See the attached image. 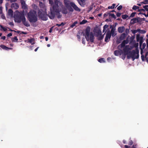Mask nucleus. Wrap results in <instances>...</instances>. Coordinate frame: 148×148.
Returning a JSON list of instances; mask_svg holds the SVG:
<instances>
[{"mask_svg":"<svg viewBox=\"0 0 148 148\" xmlns=\"http://www.w3.org/2000/svg\"><path fill=\"white\" fill-rule=\"evenodd\" d=\"M9 25L12 26H14V24L12 22H10L9 23Z\"/></svg>","mask_w":148,"mask_h":148,"instance_id":"obj_59","label":"nucleus"},{"mask_svg":"<svg viewBox=\"0 0 148 148\" xmlns=\"http://www.w3.org/2000/svg\"><path fill=\"white\" fill-rule=\"evenodd\" d=\"M143 7L144 9H145V11L146 10L147 11H148V8L146 7V6H145L144 5L143 6Z\"/></svg>","mask_w":148,"mask_h":148,"instance_id":"obj_51","label":"nucleus"},{"mask_svg":"<svg viewBox=\"0 0 148 148\" xmlns=\"http://www.w3.org/2000/svg\"><path fill=\"white\" fill-rule=\"evenodd\" d=\"M139 51L137 49L130 51L129 54L127 56V59H129L131 58L133 60L136 59H138L139 57Z\"/></svg>","mask_w":148,"mask_h":148,"instance_id":"obj_3","label":"nucleus"},{"mask_svg":"<svg viewBox=\"0 0 148 148\" xmlns=\"http://www.w3.org/2000/svg\"><path fill=\"white\" fill-rule=\"evenodd\" d=\"M122 8V6L121 5H120L117 8V9L119 10H120Z\"/></svg>","mask_w":148,"mask_h":148,"instance_id":"obj_49","label":"nucleus"},{"mask_svg":"<svg viewBox=\"0 0 148 148\" xmlns=\"http://www.w3.org/2000/svg\"><path fill=\"white\" fill-rule=\"evenodd\" d=\"M110 14V12H106L104 14L103 16L104 17H106L108 16H109Z\"/></svg>","mask_w":148,"mask_h":148,"instance_id":"obj_39","label":"nucleus"},{"mask_svg":"<svg viewBox=\"0 0 148 148\" xmlns=\"http://www.w3.org/2000/svg\"><path fill=\"white\" fill-rule=\"evenodd\" d=\"M141 12L143 11V12H145V9H140Z\"/></svg>","mask_w":148,"mask_h":148,"instance_id":"obj_63","label":"nucleus"},{"mask_svg":"<svg viewBox=\"0 0 148 148\" xmlns=\"http://www.w3.org/2000/svg\"><path fill=\"white\" fill-rule=\"evenodd\" d=\"M90 38L89 40H90V41L91 42H93L94 41V39L95 37L94 35L92 32H91L90 34Z\"/></svg>","mask_w":148,"mask_h":148,"instance_id":"obj_14","label":"nucleus"},{"mask_svg":"<svg viewBox=\"0 0 148 148\" xmlns=\"http://www.w3.org/2000/svg\"><path fill=\"white\" fill-rule=\"evenodd\" d=\"M21 2L22 8L26 9V7L25 6V1L24 0H22L21 1Z\"/></svg>","mask_w":148,"mask_h":148,"instance_id":"obj_20","label":"nucleus"},{"mask_svg":"<svg viewBox=\"0 0 148 148\" xmlns=\"http://www.w3.org/2000/svg\"><path fill=\"white\" fill-rule=\"evenodd\" d=\"M110 28H111V32L110 33H111V35H112V37H114L116 34H115L114 33V31L115 30V29L113 27L112 25H110Z\"/></svg>","mask_w":148,"mask_h":148,"instance_id":"obj_11","label":"nucleus"},{"mask_svg":"<svg viewBox=\"0 0 148 148\" xmlns=\"http://www.w3.org/2000/svg\"><path fill=\"white\" fill-rule=\"evenodd\" d=\"M138 18H133L131 20V23L132 24H134V23L138 21Z\"/></svg>","mask_w":148,"mask_h":148,"instance_id":"obj_19","label":"nucleus"},{"mask_svg":"<svg viewBox=\"0 0 148 148\" xmlns=\"http://www.w3.org/2000/svg\"><path fill=\"white\" fill-rule=\"evenodd\" d=\"M131 49L130 48V46L129 45H126L125 47H123V51L124 53L127 56L129 54L130 50Z\"/></svg>","mask_w":148,"mask_h":148,"instance_id":"obj_8","label":"nucleus"},{"mask_svg":"<svg viewBox=\"0 0 148 148\" xmlns=\"http://www.w3.org/2000/svg\"><path fill=\"white\" fill-rule=\"evenodd\" d=\"M133 144V141L132 140H130V141H129L128 143V145H132Z\"/></svg>","mask_w":148,"mask_h":148,"instance_id":"obj_48","label":"nucleus"},{"mask_svg":"<svg viewBox=\"0 0 148 148\" xmlns=\"http://www.w3.org/2000/svg\"><path fill=\"white\" fill-rule=\"evenodd\" d=\"M104 60V58H101L99 59L98 61L100 63L104 62H105Z\"/></svg>","mask_w":148,"mask_h":148,"instance_id":"obj_31","label":"nucleus"},{"mask_svg":"<svg viewBox=\"0 0 148 148\" xmlns=\"http://www.w3.org/2000/svg\"><path fill=\"white\" fill-rule=\"evenodd\" d=\"M39 6L40 7V8H42L44 9L45 7V4L42 3L40 2H39Z\"/></svg>","mask_w":148,"mask_h":148,"instance_id":"obj_22","label":"nucleus"},{"mask_svg":"<svg viewBox=\"0 0 148 148\" xmlns=\"http://www.w3.org/2000/svg\"><path fill=\"white\" fill-rule=\"evenodd\" d=\"M28 18L31 23H35L37 21L36 12L34 10H31L28 13Z\"/></svg>","mask_w":148,"mask_h":148,"instance_id":"obj_2","label":"nucleus"},{"mask_svg":"<svg viewBox=\"0 0 148 148\" xmlns=\"http://www.w3.org/2000/svg\"><path fill=\"white\" fill-rule=\"evenodd\" d=\"M53 9L56 13L57 17L60 18L62 17V15L60 12H61L62 13L66 14L68 13L67 8L65 7L60 1L54 0V4L53 6Z\"/></svg>","mask_w":148,"mask_h":148,"instance_id":"obj_1","label":"nucleus"},{"mask_svg":"<svg viewBox=\"0 0 148 148\" xmlns=\"http://www.w3.org/2000/svg\"><path fill=\"white\" fill-rule=\"evenodd\" d=\"M125 33L127 34H127H128L129 33V29H125Z\"/></svg>","mask_w":148,"mask_h":148,"instance_id":"obj_45","label":"nucleus"},{"mask_svg":"<svg viewBox=\"0 0 148 148\" xmlns=\"http://www.w3.org/2000/svg\"><path fill=\"white\" fill-rule=\"evenodd\" d=\"M85 39L84 38H83L82 40V43L84 44H85Z\"/></svg>","mask_w":148,"mask_h":148,"instance_id":"obj_50","label":"nucleus"},{"mask_svg":"<svg viewBox=\"0 0 148 148\" xmlns=\"http://www.w3.org/2000/svg\"><path fill=\"white\" fill-rule=\"evenodd\" d=\"M86 0H77V1L79 4L82 6L84 7L85 5Z\"/></svg>","mask_w":148,"mask_h":148,"instance_id":"obj_13","label":"nucleus"},{"mask_svg":"<svg viewBox=\"0 0 148 148\" xmlns=\"http://www.w3.org/2000/svg\"><path fill=\"white\" fill-rule=\"evenodd\" d=\"M108 27V25H105L103 27V28H104V29H106Z\"/></svg>","mask_w":148,"mask_h":148,"instance_id":"obj_52","label":"nucleus"},{"mask_svg":"<svg viewBox=\"0 0 148 148\" xmlns=\"http://www.w3.org/2000/svg\"><path fill=\"white\" fill-rule=\"evenodd\" d=\"M69 11L73 12V9L71 7H70L69 8Z\"/></svg>","mask_w":148,"mask_h":148,"instance_id":"obj_53","label":"nucleus"},{"mask_svg":"<svg viewBox=\"0 0 148 148\" xmlns=\"http://www.w3.org/2000/svg\"><path fill=\"white\" fill-rule=\"evenodd\" d=\"M115 5V4L114 3L112 5V6H108V9H113L114 8Z\"/></svg>","mask_w":148,"mask_h":148,"instance_id":"obj_35","label":"nucleus"},{"mask_svg":"<svg viewBox=\"0 0 148 148\" xmlns=\"http://www.w3.org/2000/svg\"><path fill=\"white\" fill-rule=\"evenodd\" d=\"M136 14V12L132 13L130 16V17H133L134 16L135 14Z\"/></svg>","mask_w":148,"mask_h":148,"instance_id":"obj_41","label":"nucleus"},{"mask_svg":"<svg viewBox=\"0 0 148 148\" xmlns=\"http://www.w3.org/2000/svg\"><path fill=\"white\" fill-rule=\"evenodd\" d=\"M98 36H97L98 37V40H102V39H103V36L102 35H101V32H98Z\"/></svg>","mask_w":148,"mask_h":148,"instance_id":"obj_17","label":"nucleus"},{"mask_svg":"<svg viewBox=\"0 0 148 148\" xmlns=\"http://www.w3.org/2000/svg\"><path fill=\"white\" fill-rule=\"evenodd\" d=\"M122 42L126 45L128 43L129 41L128 40H124Z\"/></svg>","mask_w":148,"mask_h":148,"instance_id":"obj_46","label":"nucleus"},{"mask_svg":"<svg viewBox=\"0 0 148 148\" xmlns=\"http://www.w3.org/2000/svg\"><path fill=\"white\" fill-rule=\"evenodd\" d=\"M11 7L12 8H13L15 9H18L19 8V6L18 4L15 3H12L11 5Z\"/></svg>","mask_w":148,"mask_h":148,"instance_id":"obj_15","label":"nucleus"},{"mask_svg":"<svg viewBox=\"0 0 148 148\" xmlns=\"http://www.w3.org/2000/svg\"><path fill=\"white\" fill-rule=\"evenodd\" d=\"M125 30V27L124 26L120 27L118 28V31L120 33H122Z\"/></svg>","mask_w":148,"mask_h":148,"instance_id":"obj_12","label":"nucleus"},{"mask_svg":"<svg viewBox=\"0 0 148 148\" xmlns=\"http://www.w3.org/2000/svg\"><path fill=\"white\" fill-rule=\"evenodd\" d=\"M28 42L30 43H31L32 45H33L34 43V39L32 38L31 39H28Z\"/></svg>","mask_w":148,"mask_h":148,"instance_id":"obj_24","label":"nucleus"},{"mask_svg":"<svg viewBox=\"0 0 148 148\" xmlns=\"http://www.w3.org/2000/svg\"><path fill=\"white\" fill-rule=\"evenodd\" d=\"M136 38L137 41V42H139L140 40V37L139 34H138L136 35Z\"/></svg>","mask_w":148,"mask_h":148,"instance_id":"obj_38","label":"nucleus"},{"mask_svg":"<svg viewBox=\"0 0 148 148\" xmlns=\"http://www.w3.org/2000/svg\"><path fill=\"white\" fill-rule=\"evenodd\" d=\"M77 21H75L70 26V27L71 28H73L75 26V25L77 24Z\"/></svg>","mask_w":148,"mask_h":148,"instance_id":"obj_32","label":"nucleus"},{"mask_svg":"<svg viewBox=\"0 0 148 148\" xmlns=\"http://www.w3.org/2000/svg\"><path fill=\"white\" fill-rule=\"evenodd\" d=\"M90 31V27L88 26L87 27L85 30V34H83V35L85 36V38L88 41L89 40V33Z\"/></svg>","mask_w":148,"mask_h":148,"instance_id":"obj_6","label":"nucleus"},{"mask_svg":"<svg viewBox=\"0 0 148 148\" xmlns=\"http://www.w3.org/2000/svg\"><path fill=\"white\" fill-rule=\"evenodd\" d=\"M65 24V23H64L63 22H62L60 24H56V26H63Z\"/></svg>","mask_w":148,"mask_h":148,"instance_id":"obj_37","label":"nucleus"},{"mask_svg":"<svg viewBox=\"0 0 148 148\" xmlns=\"http://www.w3.org/2000/svg\"><path fill=\"white\" fill-rule=\"evenodd\" d=\"M125 44H124V43L123 42H122L121 44L118 45V49H119L120 48H123L125 47Z\"/></svg>","mask_w":148,"mask_h":148,"instance_id":"obj_21","label":"nucleus"},{"mask_svg":"<svg viewBox=\"0 0 148 148\" xmlns=\"http://www.w3.org/2000/svg\"><path fill=\"white\" fill-rule=\"evenodd\" d=\"M0 27L1 28H2L4 31H6L7 30V29L6 28H5V27H4L2 25H0Z\"/></svg>","mask_w":148,"mask_h":148,"instance_id":"obj_42","label":"nucleus"},{"mask_svg":"<svg viewBox=\"0 0 148 148\" xmlns=\"http://www.w3.org/2000/svg\"><path fill=\"white\" fill-rule=\"evenodd\" d=\"M142 14L143 15H144L145 16V17H148V11H147V14H146L145 13H142L141 12H140L139 13H138V15L140 14Z\"/></svg>","mask_w":148,"mask_h":148,"instance_id":"obj_43","label":"nucleus"},{"mask_svg":"<svg viewBox=\"0 0 148 148\" xmlns=\"http://www.w3.org/2000/svg\"><path fill=\"white\" fill-rule=\"evenodd\" d=\"M138 29L137 30H133L132 31V32L133 34H135L138 32Z\"/></svg>","mask_w":148,"mask_h":148,"instance_id":"obj_44","label":"nucleus"},{"mask_svg":"<svg viewBox=\"0 0 148 148\" xmlns=\"http://www.w3.org/2000/svg\"><path fill=\"white\" fill-rule=\"evenodd\" d=\"M64 2L65 5L66 6L69 5V1L68 0H64Z\"/></svg>","mask_w":148,"mask_h":148,"instance_id":"obj_23","label":"nucleus"},{"mask_svg":"<svg viewBox=\"0 0 148 148\" xmlns=\"http://www.w3.org/2000/svg\"><path fill=\"white\" fill-rule=\"evenodd\" d=\"M111 36V33L109 31L106 33V36L105 39V42H108L109 41L108 39L110 38Z\"/></svg>","mask_w":148,"mask_h":148,"instance_id":"obj_10","label":"nucleus"},{"mask_svg":"<svg viewBox=\"0 0 148 148\" xmlns=\"http://www.w3.org/2000/svg\"><path fill=\"white\" fill-rule=\"evenodd\" d=\"M12 36V33H10L8 34L7 35L8 37H10L11 36Z\"/></svg>","mask_w":148,"mask_h":148,"instance_id":"obj_57","label":"nucleus"},{"mask_svg":"<svg viewBox=\"0 0 148 148\" xmlns=\"http://www.w3.org/2000/svg\"><path fill=\"white\" fill-rule=\"evenodd\" d=\"M7 48H6V50H9L12 49V48H11L8 47H7Z\"/></svg>","mask_w":148,"mask_h":148,"instance_id":"obj_62","label":"nucleus"},{"mask_svg":"<svg viewBox=\"0 0 148 148\" xmlns=\"http://www.w3.org/2000/svg\"><path fill=\"white\" fill-rule=\"evenodd\" d=\"M8 13L9 15H13V12L11 9H10L8 10Z\"/></svg>","mask_w":148,"mask_h":148,"instance_id":"obj_27","label":"nucleus"},{"mask_svg":"<svg viewBox=\"0 0 148 148\" xmlns=\"http://www.w3.org/2000/svg\"><path fill=\"white\" fill-rule=\"evenodd\" d=\"M5 36H2L1 37V39H3L4 40H5Z\"/></svg>","mask_w":148,"mask_h":148,"instance_id":"obj_58","label":"nucleus"},{"mask_svg":"<svg viewBox=\"0 0 148 148\" xmlns=\"http://www.w3.org/2000/svg\"><path fill=\"white\" fill-rule=\"evenodd\" d=\"M52 28H53V27H51V28L50 29V30L49 31V33H51L52 32Z\"/></svg>","mask_w":148,"mask_h":148,"instance_id":"obj_60","label":"nucleus"},{"mask_svg":"<svg viewBox=\"0 0 148 148\" xmlns=\"http://www.w3.org/2000/svg\"><path fill=\"white\" fill-rule=\"evenodd\" d=\"M53 0H50V1H49V4L51 5H52V7L54 4V3H53Z\"/></svg>","mask_w":148,"mask_h":148,"instance_id":"obj_40","label":"nucleus"},{"mask_svg":"<svg viewBox=\"0 0 148 148\" xmlns=\"http://www.w3.org/2000/svg\"><path fill=\"white\" fill-rule=\"evenodd\" d=\"M111 16V17L114 18V19H116V17L115 15L114 14H111L110 12V14L109 15V17H110V16Z\"/></svg>","mask_w":148,"mask_h":148,"instance_id":"obj_36","label":"nucleus"},{"mask_svg":"<svg viewBox=\"0 0 148 148\" xmlns=\"http://www.w3.org/2000/svg\"><path fill=\"white\" fill-rule=\"evenodd\" d=\"M138 32H139V33L141 34H144L146 32V31L144 30H141L140 29H138Z\"/></svg>","mask_w":148,"mask_h":148,"instance_id":"obj_26","label":"nucleus"},{"mask_svg":"<svg viewBox=\"0 0 148 148\" xmlns=\"http://www.w3.org/2000/svg\"><path fill=\"white\" fill-rule=\"evenodd\" d=\"M70 4L75 10L78 12L80 11V9L74 3L72 2H70Z\"/></svg>","mask_w":148,"mask_h":148,"instance_id":"obj_9","label":"nucleus"},{"mask_svg":"<svg viewBox=\"0 0 148 148\" xmlns=\"http://www.w3.org/2000/svg\"><path fill=\"white\" fill-rule=\"evenodd\" d=\"M124 147L125 148H129L130 147L129 146H128V145H125Z\"/></svg>","mask_w":148,"mask_h":148,"instance_id":"obj_64","label":"nucleus"},{"mask_svg":"<svg viewBox=\"0 0 148 148\" xmlns=\"http://www.w3.org/2000/svg\"><path fill=\"white\" fill-rule=\"evenodd\" d=\"M121 16L123 19H125L128 17V16L127 14H124L122 15Z\"/></svg>","mask_w":148,"mask_h":148,"instance_id":"obj_33","label":"nucleus"},{"mask_svg":"<svg viewBox=\"0 0 148 148\" xmlns=\"http://www.w3.org/2000/svg\"><path fill=\"white\" fill-rule=\"evenodd\" d=\"M139 8V7L136 6L135 5H134L132 7V9L134 10H136Z\"/></svg>","mask_w":148,"mask_h":148,"instance_id":"obj_30","label":"nucleus"},{"mask_svg":"<svg viewBox=\"0 0 148 148\" xmlns=\"http://www.w3.org/2000/svg\"><path fill=\"white\" fill-rule=\"evenodd\" d=\"M25 17L24 14H21L16 16L15 21L18 23H20L25 19Z\"/></svg>","mask_w":148,"mask_h":148,"instance_id":"obj_5","label":"nucleus"},{"mask_svg":"<svg viewBox=\"0 0 148 148\" xmlns=\"http://www.w3.org/2000/svg\"><path fill=\"white\" fill-rule=\"evenodd\" d=\"M121 15V13H117L116 14V16L118 17H119Z\"/></svg>","mask_w":148,"mask_h":148,"instance_id":"obj_54","label":"nucleus"},{"mask_svg":"<svg viewBox=\"0 0 148 148\" xmlns=\"http://www.w3.org/2000/svg\"><path fill=\"white\" fill-rule=\"evenodd\" d=\"M38 17L43 21H46L48 19L47 15L45 12L41 11L39 10L38 12Z\"/></svg>","mask_w":148,"mask_h":148,"instance_id":"obj_4","label":"nucleus"},{"mask_svg":"<svg viewBox=\"0 0 148 148\" xmlns=\"http://www.w3.org/2000/svg\"><path fill=\"white\" fill-rule=\"evenodd\" d=\"M56 14V13L52 9V10L50 9V12H49L47 15V16H49L50 19H52L54 18Z\"/></svg>","mask_w":148,"mask_h":148,"instance_id":"obj_7","label":"nucleus"},{"mask_svg":"<svg viewBox=\"0 0 148 148\" xmlns=\"http://www.w3.org/2000/svg\"><path fill=\"white\" fill-rule=\"evenodd\" d=\"M119 51L118 50H115L114 52V54L116 56H118L119 54Z\"/></svg>","mask_w":148,"mask_h":148,"instance_id":"obj_29","label":"nucleus"},{"mask_svg":"<svg viewBox=\"0 0 148 148\" xmlns=\"http://www.w3.org/2000/svg\"><path fill=\"white\" fill-rule=\"evenodd\" d=\"M12 40L13 42H17L18 39L17 38V36H15L14 38H12Z\"/></svg>","mask_w":148,"mask_h":148,"instance_id":"obj_25","label":"nucleus"},{"mask_svg":"<svg viewBox=\"0 0 148 148\" xmlns=\"http://www.w3.org/2000/svg\"><path fill=\"white\" fill-rule=\"evenodd\" d=\"M0 47L3 49L6 50L7 47L3 45H1L0 46Z\"/></svg>","mask_w":148,"mask_h":148,"instance_id":"obj_28","label":"nucleus"},{"mask_svg":"<svg viewBox=\"0 0 148 148\" xmlns=\"http://www.w3.org/2000/svg\"><path fill=\"white\" fill-rule=\"evenodd\" d=\"M122 42L126 45L128 43L129 41L128 40H124Z\"/></svg>","mask_w":148,"mask_h":148,"instance_id":"obj_47","label":"nucleus"},{"mask_svg":"<svg viewBox=\"0 0 148 148\" xmlns=\"http://www.w3.org/2000/svg\"><path fill=\"white\" fill-rule=\"evenodd\" d=\"M22 22L23 23L26 27H29L30 25L28 22L27 21H26L25 18L24 20H23V21H22Z\"/></svg>","mask_w":148,"mask_h":148,"instance_id":"obj_18","label":"nucleus"},{"mask_svg":"<svg viewBox=\"0 0 148 148\" xmlns=\"http://www.w3.org/2000/svg\"><path fill=\"white\" fill-rule=\"evenodd\" d=\"M147 47H148V38L146 40Z\"/></svg>","mask_w":148,"mask_h":148,"instance_id":"obj_61","label":"nucleus"},{"mask_svg":"<svg viewBox=\"0 0 148 148\" xmlns=\"http://www.w3.org/2000/svg\"><path fill=\"white\" fill-rule=\"evenodd\" d=\"M141 59H142V60L143 61H144V58H145L144 56L143 55H142L141 56Z\"/></svg>","mask_w":148,"mask_h":148,"instance_id":"obj_55","label":"nucleus"},{"mask_svg":"<svg viewBox=\"0 0 148 148\" xmlns=\"http://www.w3.org/2000/svg\"><path fill=\"white\" fill-rule=\"evenodd\" d=\"M87 22V21L85 20H83L80 23V25L84 24L86 23Z\"/></svg>","mask_w":148,"mask_h":148,"instance_id":"obj_34","label":"nucleus"},{"mask_svg":"<svg viewBox=\"0 0 148 148\" xmlns=\"http://www.w3.org/2000/svg\"><path fill=\"white\" fill-rule=\"evenodd\" d=\"M146 46V44L145 43H144L143 44V49H144L145 48Z\"/></svg>","mask_w":148,"mask_h":148,"instance_id":"obj_56","label":"nucleus"},{"mask_svg":"<svg viewBox=\"0 0 148 148\" xmlns=\"http://www.w3.org/2000/svg\"><path fill=\"white\" fill-rule=\"evenodd\" d=\"M127 36L125 33H123L121 34L119 37V39L120 40H123Z\"/></svg>","mask_w":148,"mask_h":148,"instance_id":"obj_16","label":"nucleus"}]
</instances>
